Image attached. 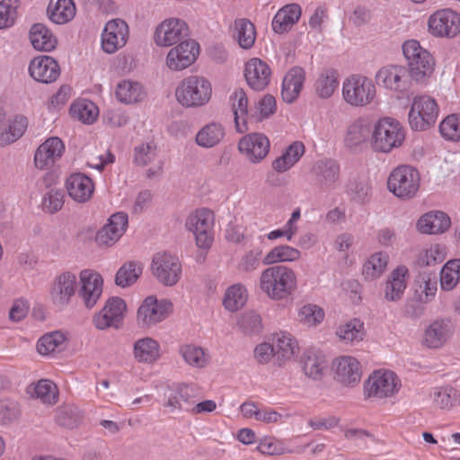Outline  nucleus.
Segmentation results:
<instances>
[{"instance_id":"nucleus-1","label":"nucleus","mask_w":460,"mask_h":460,"mask_svg":"<svg viewBox=\"0 0 460 460\" xmlns=\"http://www.w3.org/2000/svg\"><path fill=\"white\" fill-rule=\"evenodd\" d=\"M261 290L269 297L279 300L288 297L296 288V277L294 270L283 265L271 266L261 275Z\"/></svg>"},{"instance_id":"nucleus-2","label":"nucleus","mask_w":460,"mask_h":460,"mask_svg":"<svg viewBox=\"0 0 460 460\" xmlns=\"http://www.w3.org/2000/svg\"><path fill=\"white\" fill-rule=\"evenodd\" d=\"M211 84L204 77L190 75L185 77L175 90V97L186 108L205 105L211 97Z\"/></svg>"},{"instance_id":"nucleus-3","label":"nucleus","mask_w":460,"mask_h":460,"mask_svg":"<svg viewBox=\"0 0 460 460\" xmlns=\"http://www.w3.org/2000/svg\"><path fill=\"white\" fill-rule=\"evenodd\" d=\"M404 140L400 122L392 118H383L372 127L371 147L374 151L388 153Z\"/></svg>"},{"instance_id":"nucleus-4","label":"nucleus","mask_w":460,"mask_h":460,"mask_svg":"<svg viewBox=\"0 0 460 460\" xmlns=\"http://www.w3.org/2000/svg\"><path fill=\"white\" fill-rule=\"evenodd\" d=\"M402 53L408 63V73L416 82H422L434 69L435 61L431 54L419 41L410 40L402 44Z\"/></svg>"},{"instance_id":"nucleus-5","label":"nucleus","mask_w":460,"mask_h":460,"mask_svg":"<svg viewBox=\"0 0 460 460\" xmlns=\"http://www.w3.org/2000/svg\"><path fill=\"white\" fill-rule=\"evenodd\" d=\"M420 181V173L415 168L409 165H401L390 173L387 187L397 198L410 199L418 192Z\"/></svg>"},{"instance_id":"nucleus-6","label":"nucleus","mask_w":460,"mask_h":460,"mask_svg":"<svg viewBox=\"0 0 460 460\" xmlns=\"http://www.w3.org/2000/svg\"><path fill=\"white\" fill-rule=\"evenodd\" d=\"M214 213L208 208L197 209L188 216L185 226L193 233L199 248L208 250L214 241Z\"/></svg>"},{"instance_id":"nucleus-7","label":"nucleus","mask_w":460,"mask_h":460,"mask_svg":"<svg viewBox=\"0 0 460 460\" xmlns=\"http://www.w3.org/2000/svg\"><path fill=\"white\" fill-rule=\"evenodd\" d=\"M342 94L346 102L361 107L372 102L376 95V86L367 77L354 75L343 83Z\"/></svg>"},{"instance_id":"nucleus-8","label":"nucleus","mask_w":460,"mask_h":460,"mask_svg":"<svg viewBox=\"0 0 460 460\" xmlns=\"http://www.w3.org/2000/svg\"><path fill=\"white\" fill-rule=\"evenodd\" d=\"M438 108L436 101L427 95L414 98L410 112L409 123L414 130H426L436 123Z\"/></svg>"},{"instance_id":"nucleus-9","label":"nucleus","mask_w":460,"mask_h":460,"mask_svg":"<svg viewBox=\"0 0 460 460\" xmlns=\"http://www.w3.org/2000/svg\"><path fill=\"white\" fill-rule=\"evenodd\" d=\"M401 386L397 376L392 371H375L364 385L366 398L383 399L394 396Z\"/></svg>"},{"instance_id":"nucleus-10","label":"nucleus","mask_w":460,"mask_h":460,"mask_svg":"<svg viewBox=\"0 0 460 460\" xmlns=\"http://www.w3.org/2000/svg\"><path fill=\"white\" fill-rule=\"evenodd\" d=\"M172 312V304L167 299L158 300L150 296L144 299L137 313V322L141 327H151L164 319Z\"/></svg>"},{"instance_id":"nucleus-11","label":"nucleus","mask_w":460,"mask_h":460,"mask_svg":"<svg viewBox=\"0 0 460 460\" xmlns=\"http://www.w3.org/2000/svg\"><path fill=\"white\" fill-rule=\"evenodd\" d=\"M153 274L164 286H174L181 279V265L177 257L168 252H158L153 257Z\"/></svg>"},{"instance_id":"nucleus-12","label":"nucleus","mask_w":460,"mask_h":460,"mask_svg":"<svg viewBox=\"0 0 460 460\" xmlns=\"http://www.w3.org/2000/svg\"><path fill=\"white\" fill-rule=\"evenodd\" d=\"M127 305L125 301L118 296L110 297L103 308L95 314L93 318V325L98 330H105L110 327L118 329L123 320Z\"/></svg>"},{"instance_id":"nucleus-13","label":"nucleus","mask_w":460,"mask_h":460,"mask_svg":"<svg viewBox=\"0 0 460 460\" xmlns=\"http://www.w3.org/2000/svg\"><path fill=\"white\" fill-rule=\"evenodd\" d=\"M429 29L435 36L453 38L460 32V16L450 9L438 10L429 17Z\"/></svg>"},{"instance_id":"nucleus-14","label":"nucleus","mask_w":460,"mask_h":460,"mask_svg":"<svg viewBox=\"0 0 460 460\" xmlns=\"http://www.w3.org/2000/svg\"><path fill=\"white\" fill-rule=\"evenodd\" d=\"M199 49V44L193 40L181 41L169 51L166 65L174 71L185 69L196 60Z\"/></svg>"},{"instance_id":"nucleus-15","label":"nucleus","mask_w":460,"mask_h":460,"mask_svg":"<svg viewBox=\"0 0 460 460\" xmlns=\"http://www.w3.org/2000/svg\"><path fill=\"white\" fill-rule=\"evenodd\" d=\"M188 26L186 22L180 19H168L164 21L155 31V41L158 46L168 47L188 36Z\"/></svg>"},{"instance_id":"nucleus-16","label":"nucleus","mask_w":460,"mask_h":460,"mask_svg":"<svg viewBox=\"0 0 460 460\" xmlns=\"http://www.w3.org/2000/svg\"><path fill=\"white\" fill-rule=\"evenodd\" d=\"M81 288L78 291L86 308H93L102 293L103 280L102 276L91 270H84L80 273Z\"/></svg>"},{"instance_id":"nucleus-17","label":"nucleus","mask_w":460,"mask_h":460,"mask_svg":"<svg viewBox=\"0 0 460 460\" xmlns=\"http://www.w3.org/2000/svg\"><path fill=\"white\" fill-rule=\"evenodd\" d=\"M128 27L121 19L108 22L102 34V46L105 52L111 54L122 48L128 40Z\"/></svg>"},{"instance_id":"nucleus-18","label":"nucleus","mask_w":460,"mask_h":460,"mask_svg":"<svg viewBox=\"0 0 460 460\" xmlns=\"http://www.w3.org/2000/svg\"><path fill=\"white\" fill-rule=\"evenodd\" d=\"M238 149L250 162L256 164L268 155L270 140L262 133H250L240 139Z\"/></svg>"},{"instance_id":"nucleus-19","label":"nucleus","mask_w":460,"mask_h":460,"mask_svg":"<svg viewBox=\"0 0 460 460\" xmlns=\"http://www.w3.org/2000/svg\"><path fill=\"white\" fill-rule=\"evenodd\" d=\"M270 66L258 58L249 59L244 66V77L247 84L254 91H263L270 82Z\"/></svg>"},{"instance_id":"nucleus-20","label":"nucleus","mask_w":460,"mask_h":460,"mask_svg":"<svg viewBox=\"0 0 460 460\" xmlns=\"http://www.w3.org/2000/svg\"><path fill=\"white\" fill-rule=\"evenodd\" d=\"M65 150V146L60 138L52 137L45 140L36 150L34 155L35 166L40 170L52 167Z\"/></svg>"},{"instance_id":"nucleus-21","label":"nucleus","mask_w":460,"mask_h":460,"mask_svg":"<svg viewBox=\"0 0 460 460\" xmlns=\"http://www.w3.org/2000/svg\"><path fill=\"white\" fill-rule=\"evenodd\" d=\"M77 287L76 277L69 271L58 275L52 285L50 296L52 302L58 307L66 306L75 295Z\"/></svg>"},{"instance_id":"nucleus-22","label":"nucleus","mask_w":460,"mask_h":460,"mask_svg":"<svg viewBox=\"0 0 460 460\" xmlns=\"http://www.w3.org/2000/svg\"><path fill=\"white\" fill-rule=\"evenodd\" d=\"M128 223V215L124 212H117L111 216L109 222L96 234L97 243L106 246L114 244L125 233Z\"/></svg>"},{"instance_id":"nucleus-23","label":"nucleus","mask_w":460,"mask_h":460,"mask_svg":"<svg viewBox=\"0 0 460 460\" xmlns=\"http://www.w3.org/2000/svg\"><path fill=\"white\" fill-rule=\"evenodd\" d=\"M454 327L449 318L437 319L424 332L423 345L429 349L441 348L453 335Z\"/></svg>"},{"instance_id":"nucleus-24","label":"nucleus","mask_w":460,"mask_h":460,"mask_svg":"<svg viewBox=\"0 0 460 460\" xmlns=\"http://www.w3.org/2000/svg\"><path fill=\"white\" fill-rule=\"evenodd\" d=\"M31 76L38 82L50 84L60 75L58 62L49 56L34 58L29 66Z\"/></svg>"},{"instance_id":"nucleus-25","label":"nucleus","mask_w":460,"mask_h":460,"mask_svg":"<svg viewBox=\"0 0 460 460\" xmlns=\"http://www.w3.org/2000/svg\"><path fill=\"white\" fill-rule=\"evenodd\" d=\"M334 378L347 386H354L359 383L361 371L359 362L353 357L344 356L333 362Z\"/></svg>"},{"instance_id":"nucleus-26","label":"nucleus","mask_w":460,"mask_h":460,"mask_svg":"<svg viewBox=\"0 0 460 460\" xmlns=\"http://www.w3.org/2000/svg\"><path fill=\"white\" fill-rule=\"evenodd\" d=\"M409 76L405 67L390 66L381 68L376 75V80L385 88L402 92L408 87Z\"/></svg>"},{"instance_id":"nucleus-27","label":"nucleus","mask_w":460,"mask_h":460,"mask_svg":"<svg viewBox=\"0 0 460 460\" xmlns=\"http://www.w3.org/2000/svg\"><path fill=\"white\" fill-rule=\"evenodd\" d=\"M66 187L71 199L80 203L88 201L94 190L93 180L80 172L71 174L66 181Z\"/></svg>"},{"instance_id":"nucleus-28","label":"nucleus","mask_w":460,"mask_h":460,"mask_svg":"<svg viewBox=\"0 0 460 460\" xmlns=\"http://www.w3.org/2000/svg\"><path fill=\"white\" fill-rule=\"evenodd\" d=\"M450 224V217L446 213L430 211L420 217L417 229L422 234H438L446 232Z\"/></svg>"},{"instance_id":"nucleus-29","label":"nucleus","mask_w":460,"mask_h":460,"mask_svg":"<svg viewBox=\"0 0 460 460\" xmlns=\"http://www.w3.org/2000/svg\"><path fill=\"white\" fill-rule=\"evenodd\" d=\"M305 82V71L299 66L289 69L282 82L281 97L287 103L295 102Z\"/></svg>"},{"instance_id":"nucleus-30","label":"nucleus","mask_w":460,"mask_h":460,"mask_svg":"<svg viewBox=\"0 0 460 460\" xmlns=\"http://www.w3.org/2000/svg\"><path fill=\"white\" fill-rule=\"evenodd\" d=\"M372 126L365 119H358L351 123L346 132L344 138L345 145L350 149H357L361 145L371 141Z\"/></svg>"},{"instance_id":"nucleus-31","label":"nucleus","mask_w":460,"mask_h":460,"mask_svg":"<svg viewBox=\"0 0 460 460\" xmlns=\"http://www.w3.org/2000/svg\"><path fill=\"white\" fill-rule=\"evenodd\" d=\"M271 341L275 361L279 366L291 359L298 349L296 341L289 333H276L272 336Z\"/></svg>"},{"instance_id":"nucleus-32","label":"nucleus","mask_w":460,"mask_h":460,"mask_svg":"<svg viewBox=\"0 0 460 460\" xmlns=\"http://www.w3.org/2000/svg\"><path fill=\"white\" fill-rule=\"evenodd\" d=\"M301 16V7L297 4H287L280 8L272 20V29L276 33H284L296 24Z\"/></svg>"},{"instance_id":"nucleus-33","label":"nucleus","mask_w":460,"mask_h":460,"mask_svg":"<svg viewBox=\"0 0 460 460\" xmlns=\"http://www.w3.org/2000/svg\"><path fill=\"white\" fill-rule=\"evenodd\" d=\"M232 110L234 115V122L238 131L243 132L247 130L246 123L249 118L253 115L248 113V98L243 89H237L231 96Z\"/></svg>"},{"instance_id":"nucleus-34","label":"nucleus","mask_w":460,"mask_h":460,"mask_svg":"<svg viewBox=\"0 0 460 460\" xmlns=\"http://www.w3.org/2000/svg\"><path fill=\"white\" fill-rule=\"evenodd\" d=\"M313 171L321 188H328L339 179L340 166L336 161L326 159L318 161Z\"/></svg>"},{"instance_id":"nucleus-35","label":"nucleus","mask_w":460,"mask_h":460,"mask_svg":"<svg viewBox=\"0 0 460 460\" xmlns=\"http://www.w3.org/2000/svg\"><path fill=\"white\" fill-rule=\"evenodd\" d=\"M30 40L33 48L40 51H51L57 46V39L42 23H35L30 30Z\"/></svg>"},{"instance_id":"nucleus-36","label":"nucleus","mask_w":460,"mask_h":460,"mask_svg":"<svg viewBox=\"0 0 460 460\" xmlns=\"http://www.w3.org/2000/svg\"><path fill=\"white\" fill-rule=\"evenodd\" d=\"M160 346L156 341L146 337L137 340L133 346L134 357L140 363H153L159 358Z\"/></svg>"},{"instance_id":"nucleus-37","label":"nucleus","mask_w":460,"mask_h":460,"mask_svg":"<svg viewBox=\"0 0 460 460\" xmlns=\"http://www.w3.org/2000/svg\"><path fill=\"white\" fill-rule=\"evenodd\" d=\"M225 128L217 122L205 125L196 135V143L199 146L211 148L218 145L225 137Z\"/></svg>"},{"instance_id":"nucleus-38","label":"nucleus","mask_w":460,"mask_h":460,"mask_svg":"<svg viewBox=\"0 0 460 460\" xmlns=\"http://www.w3.org/2000/svg\"><path fill=\"white\" fill-rule=\"evenodd\" d=\"M115 93L118 100L126 104L139 102L146 95L142 85L138 82L130 80L119 83Z\"/></svg>"},{"instance_id":"nucleus-39","label":"nucleus","mask_w":460,"mask_h":460,"mask_svg":"<svg viewBox=\"0 0 460 460\" xmlns=\"http://www.w3.org/2000/svg\"><path fill=\"white\" fill-rule=\"evenodd\" d=\"M406 269L399 267L390 274L385 288V297L386 300L397 301L402 297L406 288Z\"/></svg>"},{"instance_id":"nucleus-40","label":"nucleus","mask_w":460,"mask_h":460,"mask_svg":"<svg viewBox=\"0 0 460 460\" xmlns=\"http://www.w3.org/2000/svg\"><path fill=\"white\" fill-rule=\"evenodd\" d=\"M434 404L442 410H450L460 405V393L452 386L435 388L432 394Z\"/></svg>"},{"instance_id":"nucleus-41","label":"nucleus","mask_w":460,"mask_h":460,"mask_svg":"<svg viewBox=\"0 0 460 460\" xmlns=\"http://www.w3.org/2000/svg\"><path fill=\"white\" fill-rule=\"evenodd\" d=\"M27 392L31 396L40 399L43 403L48 404L56 403L58 397L57 385L48 379H41L35 385H30Z\"/></svg>"},{"instance_id":"nucleus-42","label":"nucleus","mask_w":460,"mask_h":460,"mask_svg":"<svg viewBox=\"0 0 460 460\" xmlns=\"http://www.w3.org/2000/svg\"><path fill=\"white\" fill-rule=\"evenodd\" d=\"M66 336L63 332L56 331L44 334L37 343V350L41 355H49L60 352L65 349Z\"/></svg>"},{"instance_id":"nucleus-43","label":"nucleus","mask_w":460,"mask_h":460,"mask_svg":"<svg viewBox=\"0 0 460 460\" xmlns=\"http://www.w3.org/2000/svg\"><path fill=\"white\" fill-rule=\"evenodd\" d=\"M180 353L185 362L193 367L204 368L209 363V355L201 347L192 344L182 345Z\"/></svg>"},{"instance_id":"nucleus-44","label":"nucleus","mask_w":460,"mask_h":460,"mask_svg":"<svg viewBox=\"0 0 460 460\" xmlns=\"http://www.w3.org/2000/svg\"><path fill=\"white\" fill-rule=\"evenodd\" d=\"M460 281V260L448 261L440 270V286L443 290L451 291Z\"/></svg>"},{"instance_id":"nucleus-45","label":"nucleus","mask_w":460,"mask_h":460,"mask_svg":"<svg viewBox=\"0 0 460 460\" xmlns=\"http://www.w3.org/2000/svg\"><path fill=\"white\" fill-rule=\"evenodd\" d=\"M300 252L288 245H279L271 249L262 260L264 265L278 262L296 261L300 258Z\"/></svg>"},{"instance_id":"nucleus-46","label":"nucleus","mask_w":460,"mask_h":460,"mask_svg":"<svg viewBox=\"0 0 460 460\" xmlns=\"http://www.w3.org/2000/svg\"><path fill=\"white\" fill-rule=\"evenodd\" d=\"M234 30L241 48L249 49L254 45L256 30L250 20L246 18L236 19L234 21Z\"/></svg>"},{"instance_id":"nucleus-47","label":"nucleus","mask_w":460,"mask_h":460,"mask_svg":"<svg viewBox=\"0 0 460 460\" xmlns=\"http://www.w3.org/2000/svg\"><path fill=\"white\" fill-rule=\"evenodd\" d=\"M71 116L84 124L93 123L99 114L97 106L90 101H79L70 107Z\"/></svg>"},{"instance_id":"nucleus-48","label":"nucleus","mask_w":460,"mask_h":460,"mask_svg":"<svg viewBox=\"0 0 460 460\" xmlns=\"http://www.w3.org/2000/svg\"><path fill=\"white\" fill-rule=\"evenodd\" d=\"M28 127V119L22 115L15 116L8 129L0 132V146H4L18 140Z\"/></svg>"},{"instance_id":"nucleus-49","label":"nucleus","mask_w":460,"mask_h":460,"mask_svg":"<svg viewBox=\"0 0 460 460\" xmlns=\"http://www.w3.org/2000/svg\"><path fill=\"white\" fill-rule=\"evenodd\" d=\"M142 274V266L136 261L124 263L117 271L115 283L121 288L134 284Z\"/></svg>"},{"instance_id":"nucleus-50","label":"nucleus","mask_w":460,"mask_h":460,"mask_svg":"<svg viewBox=\"0 0 460 460\" xmlns=\"http://www.w3.org/2000/svg\"><path fill=\"white\" fill-rule=\"evenodd\" d=\"M388 255L378 252L374 253L363 265L362 274L366 279L378 278L385 270L388 263Z\"/></svg>"},{"instance_id":"nucleus-51","label":"nucleus","mask_w":460,"mask_h":460,"mask_svg":"<svg viewBox=\"0 0 460 460\" xmlns=\"http://www.w3.org/2000/svg\"><path fill=\"white\" fill-rule=\"evenodd\" d=\"M55 418L59 426L74 429L82 421L83 414L76 406L65 405L57 409Z\"/></svg>"},{"instance_id":"nucleus-52","label":"nucleus","mask_w":460,"mask_h":460,"mask_svg":"<svg viewBox=\"0 0 460 460\" xmlns=\"http://www.w3.org/2000/svg\"><path fill=\"white\" fill-rule=\"evenodd\" d=\"M49 19L63 24L70 21L75 14V6L72 0H58L52 10L48 9Z\"/></svg>"},{"instance_id":"nucleus-53","label":"nucleus","mask_w":460,"mask_h":460,"mask_svg":"<svg viewBox=\"0 0 460 460\" xmlns=\"http://www.w3.org/2000/svg\"><path fill=\"white\" fill-rule=\"evenodd\" d=\"M336 333L346 342H359L363 340L365 335L363 323L358 319H353L349 323L341 325Z\"/></svg>"},{"instance_id":"nucleus-54","label":"nucleus","mask_w":460,"mask_h":460,"mask_svg":"<svg viewBox=\"0 0 460 460\" xmlns=\"http://www.w3.org/2000/svg\"><path fill=\"white\" fill-rule=\"evenodd\" d=\"M302 364L305 374L314 380L322 377L327 366L323 357L312 352L303 356Z\"/></svg>"},{"instance_id":"nucleus-55","label":"nucleus","mask_w":460,"mask_h":460,"mask_svg":"<svg viewBox=\"0 0 460 460\" xmlns=\"http://www.w3.org/2000/svg\"><path fill=\"white\" fill-rule=\"evenodd\" d=\"M246 302V290L241 284H235L230 287L225 295L224 305L226 309L231 312L237 311L244 305Z\"/></svg>"},{"instance_id":"nucleus-56","label":"nucleus","mask_w":460,"mask_h":460,"mask_svg":"<svg viewBox=\"0 0 460 460\" xmlns=\"http://www.w3.org/2000/svg\"><path fill=\"white\" fill-rule=\"evenodd\" d=\"M348 191L352 199L360 204L368 203L372 191L369 181L366 179H356L349 184Z\"/></svg>"},{"instance_id":"nucleus-57","label":"nucleus","mask_w":460,"mask_h":460,"mask_svg":"<svg viewBox=\"0 0 460 460\" xmlns=\"http://www.w3.org/2000/svg\"><path fill=\"white\" fill-rule=\"evenodd\" d=\"M338 86L334 71L328 70L320 75L315 82V92L321 98H329Z\"/></svg>"},{"instance_id":"nucleus-58","label":"nucleus","mask_w":460,"mask_h":460,"mask_svg":"<svg viewBox=\"0 0 460 460\" xmlns=\"http://www.w3.org/2000/svg\"><path fill=\"white\" fill-rule=\"evenodd\" d=\"M297 316L299 322L303 324L315 326L323 320L324 312L317 305L307 304L299 309Z\"/></svg>"},{"instance_id":"nucleus-59","label":"nucleus","mask_w":460,"mask_h":460,"mask_svg":"<svg viewBox=\"0 0 460 460\" xmlns=\"http://www.w3.org/2000/svg\"><path fill=\"white\" fill-rule=\"evenodd\" d=\"M441 135L453 141L460 140V115L452 114L447 116L439 125Z\"/></svg>"},{"instance_id":"nucleus-60","label":"nucleus","mask_w":460,"mask_h":460,"mask_svg":"<svg viewBox=\"0 0 460 460\" xmlns=\"http://www.w3.org/2000/svg\"><path fill=\"white\" fill-rule=\"evenodd\" d=\"M261 254L262 251L260 248H255L247 252L238 262V271L249 274L257 270L261 265Z\"/></svg>"},{"instance_id":"nucleus-61","label":"nucleus","mask_w":460,"mask_h":460,"mask_svg":"<svg viewBox=\"0 0 460 460\" xmlns=\"http://www.w3.org/2000/svg\"><path fill=\"white\" fill-rule=\"evenodd\" d=\"M64 205V192L59 190L51 189L43 198L42 208L50 214L59 211Z\"/></svg>"},{"instance_id":"nucleus-62","label":"nucleus","mask_w":460,"mask_h":460,"mask_svg":"<svg viewBox=\"0 0 460 460\" xmlns=\"http://www.w3.org/2000/svg\"><path fill=\"white\" fill-rule=\"evenodd\" d=\"M442 261L441 253L438 247L421 251L418 253L415 261V269L421 270L438 264Z\"/></svg>"},{"instance_id":"nucleus-63","label":"nucleus","mask_w":460,"mask_h":460,"mask_svg":"<svg viewBox=\"0 0 460 460\" xmlns=\"http://www.w3.org/2000/svg\"><path fill=\"white\" fill-rule=\"evenodd\" d=\"M261 323V316L257 313L251 311L244 313L241 316L238 324L245 334H252L260 332Z\"/></svg>"},{"instance_id":"nucleus-64","label":"nucleus","mask_w":460,"mask_h":460,"mask_svg":"<svg viewBox=\"0 0 460 460\" xmlns=\"http://www.w3.org/2000/svg\"><path fill=\"white\" fill-rule=\"evenodd\" d=\"M20 411L18 404L15 402L9 400L0 401V424L5 425L19 416Z\"/></svg>"}]
</instances>
